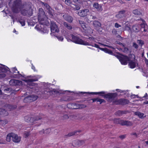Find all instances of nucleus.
<instances>
[{
  "label": "nucleus",
  "mask_w": 148,
  "mask_h": 148,
  "mask_svg": "<svg viewBox=\"0 0 148 148\" xmlns=\"http://www.w3.org/2000/svg\"><path fill=\"white\" fill-rule=\"evenodd\" d=\"M41 3L42 5H43L47 9H49V6L47 3L41 1Z\"/></svg>",
  "instance_id": "46"
},
{
  "label": "nucleus",
  "mask_w": 148,
  "mask_h": 148,
  "mask_svg": "<svg viewBox=\"0 0 148 148\" xmlns=\"http://www.w3.org/2000/svg\"><path fill=\"white\" fill-rule=\"evenodd\" d=\"M69 36L71 38V41L75 43L85 45H89V42L84 41L79 37L73 34H71Z\"/></svg>",
  "instance_id": "5"
},
{
  "label": "nucleus",
  "mask_w": 148,
  "mask_h": 148,
  "mask_svg": "<svg viewBox=\"0 0 148 148\" xmlns=\"http://www.w3.org/2000/svg\"><path fill=\"white\" fill-rule=\"evenodd\" d=\"M52 92L53 94H58L60 95L62 93V91L60 90L58 91L56 90H53Z\"/></svg>",
  "instance_id": "42"
},
{
  "label": "nucleus",
  "mask_w": 148,
  "mask_h": 148,
  "mask_svg": "<svg viewBox=\"0 0 148 148\" xmlns=\"http://www.w3.org/2000/svg\"><path fill=\"white\" fill-rule=\"evenodd\" d=\"M0 121L2 122V123L4 125L8 123V121L6 120H0Z\"/></svg>",
  "instance_id": "59"
},
{
  "label": "nucleus",
  "mask_w": 148,
  "mask_h": 148,
  "mask_svg": "<svg viewBox=\"0 0 148 148\" xmlns=\"http://www.w3.org/2000/svg\"><path fill=\"white\" fill-rule=\"evenodd\" d=\"M22 84V82L19 80H16L15 86H20Z\"/></svg>",
  "instance_id": "48"
},
{
  "label": "nucleus",
  "mask_w": 148,
  "mask_h": 148,
  "mask_svg": "<svg viewBox=\"0 0 148 148\" xmlns=\"http://www.w3.org/2000/svg\"><path fill=\"white\" fill-rule=\"evenodd\" d=\"M38 19L39 23L42 25H48L49 23L47 21V18L45 14V13L42 8L39 9Z\"/></svg>",
  "instance_id": "3"
},
{
  "label": "nucleus",
  "mask_w": 148,
  "mask_h": 148,
  "mask_svg": "<svg viewBox=\"0 0 148 148\" xmlns=\"http://www.w3.org/2000/svg\"><path fill=\"white\" fill-rule=\"evenodd\" d=\"M21 137L18 136L17 134L13 133L12 140L13 142L15 143H19L20 142Z\"/></svg>",
  "instance_id": "10"
},
{
  "label": "nucleus",
  "mask_w": 148,
  "mask_h": 148,
  "mask_svg": "<svg viewBox=\"0 0 148 148\" xmlns=\"http://www.w3.org/2000/svg\"><path fill=\"white\" fill-rule=\"evenodd\" d=\"M30 135L29 132H25L24 134L23 137L25 138L27 137Z\"/></svg>",
  "instance_id": "51"
},
{
  "label": "nucleus",
  "mask_w": 148,
  "mask_h": 148,
  "mask_svg": "<svg viewBox=\"0 0 148 148\" xmlns=\"http://www.w3.org/2000/svg\"><path fill=\"white\" fill-rule=\"evenodd\" d=\"M74 103H68L67 105V107L69 109H73L74 108Z\"/></svg>",
  "instance_id": "39"
},
{
  "label": "nucleus",
  "mask_w": 148,
  "mask_h": 148,
  "mask_svg": "<svg viewBox=\"0 0 148 148\" xmlns=\"http://www.w3.org/2000/svg\"><path fill=\"white\" fill-rule=\"evenodd\" d=\"M8 107L10 110H12L16 109V106L15 105H9L8 106Z\"/></svg>",
  "instance_id": "36"
},
{
  "label": "nucleus",
  "mask_w": 148,
  "mask_h": 148,
  "mask_svg": "<svg viewBox=\"0 0 148 148\" xmlns=\"http://www.w3.org/2000/svg\"><path fill=\"white\" fill-rule=\"evenodd\" d=\"M89 45H90V46H92V47H96L97 48H99V49H100L101 50V49L103 48H101L98 45L96 44H95V43L94 44V45L93 44L92 45L91 43H89Z\"/></svg>",
  "instance_id": "41"
},
{
  "label": "nucleus",
  "mask_w": 148,
  "mask_h": 148,
  "mask_svg": "<svg viewBox=\"0 0 148 148\" xmlns=\"http://www.w3.org/2000/svg\"><path fill=\"white\" fill-rule=\"evenodd\" d=\"M50 132V130H44V134H49Z\"/></svg>",
  "instance_id": "62"
},
{
  "label": "nucleus",
  "mask_w": 148,
  "mask_h": 148,
  "mask_svg": "<svg viewBox=\"0 0 148 148\" xmlns=\"http://www.w3.org/2000/svg\"><path fill=\"white\" fill-rule=\"evenodd\" d=\"M97 101L100 102V104H101L103 102H105V101L104 99H99V98H97Z\"/></svg>",
  "instance_id": "52"
},
{
  "label": "nucleus",
  "mask_w": 148,
  "mask_h": 148,
  "mask_svg": "<svg viewBox=\"0 0 148 148\" xmlns=\"http://www.w3.org/2000/svg\"><path fill=\"white\" fill-rule=\"evenodd\" d=\"M132 123L130 121H124L122 120L121 125H126L127 126H130L132 125Z\"/></svg>",
  "instance_id": "24"
},
{
  "label": "nucleus",
  "mask_w": 148,
  "mask_h": 148,
  "mask_svg": "<svg viewBox=\"0 0 148 148\" xmlns=\"http://www.w3.org/2000/svg\"><path fill=\"white\" fill-rule=\"evenodd\" d=\"M122 120L120 119H115L114 120V122L116 124H120L121 125Z\"/></svg>",
  "instance_id": "32"
},
{
  "label": "nucleus",
  "mask_w": 148,
  "mask_h": 148,
  "mask_svg": "<svg viewBox=\"0 0 148 148\" xmlns=\"http://www.w3.org/2000/svg\"><path fill=\"white\" fill-rule=\"evenodd\" d=\"M12 70L13 73H17L18 74L16 75V77L18 78L22 77L21 79L27 82H32L34 81H36L38 80V78L37 77H35L33 78L34 76H27L25 75H22L19 73V72L18 71L16 67L13 68Z\"/></svg>",
  "instance_id": "1"
},
{
  "label": "nucleus",
  "mask_w": 148,
  "mask_h": 148,
  "mask_svg": "<svg viewBox=\"0 0 148 148\" xmlns=\"http://www.w3.org/2000/svg\"><path fill=\"white\" fill-rule=\"evenodd\" d=\"M74 108L73 109H81L84 108L86 107V106L84 104H79L74 103Z\"/></svg>",
  "instance_id": "15"
},
{
  "label": "nucleus",
  "mask_w": 148,
  "mask_h": 148,
  "mask_svg": "<svg viewBox=\"0 0 148 148\" xmlns=\"http://www.w3.org/2000/svg\"><path fill=\"white\" fill-rule=\"evenodd\" d=\"M118 101L120 104L122 105L127 104L129 102V101L128 100L124 99H121L119 100Z\"/></svg>",
  "instance_id": "19"
},
{
  "label": "nucleus",
  "mask_w": 148,
  "mask_h": 148,
  "mask_svg": "<svg viewBox=\"0 0 148 148\" xmlns=\"http://www.w3.org/2000/svg\"><path fill=\"white\" fill-rule=\"evenodd\" d=\"M63 25L64 27L67 29L71 30L72 29V27L71 25L66 22H64Z\"/></svg>",
  "instance_id": "25"
},
{
  "label": "nucleus",
  "mask_w": 148,
  "mask_h": 148,
  "mask_svg": "<svg viewBox=\"0 0 148 148\" xmlns=\"http://www.w3.org/2000/svg\"><path fill=\"white\" fill-rule=\"evenodd\" d=\"M38 19L39 23L42 25H48L49 23L47 21V18L45 14V13L42 8L39 9Z\"/></svg>",
  "instance_id": "2"
},
{
  "label": "nucleus",
  "mask_w": 148,
  "mask_h": 148,
  "mask_svg": "<svg viewBox=\"0 0 148 148\" xmlns=\"http://www.w3.org/2000/svg\"><path fill=\"white\" fill-rule=\"evenodd\" d=\"M133 13L135 15H138L140 14V12L138 9H135L133 11Z\"/></svg>",
  "instance_id": "47"
},
{
  "label": "nucleus",
  "mask_w": 148,
  "mask_h": 148,
  "mask_svg": "<svg viewBox=\"0 0 148 148\" xmlns=\"http://www.w3.org/2000/svg\"><path fill=\"white\" fill-rule=\"evenodd\" d=\"M16 80L15 79H11L9 82V84L12 86H15Z\"/></svg>",
  "instance_id": "44"
},
{
  "label": "nucleus",
  "mask_w": 148,
  "mask_h": 148,
  "mask_svg": "<svg viewBox=\"0 0 148 148\" xmlns=\"http://www.w3.org/2000/svg\"><path fill=\"white\" fill-rule=\"evenodd\" d=\"M134 114L135 115L138 116L140 118L143 119L145 117H146V115L143 116L144 114L143 113H141L139 112H134Z\"/></svg>",
  "instance_id": "27"
},
{
  "label": "nucleus",
  "mask_w": 148,
  "mask_h": 148,
  "mask_svg": "<svg viewBox=\"0 0 148 148\" xmlns=\"http://www.w3.org/2000/svg\"><path fill=\"white\" fill-rule=\"evenodd\" d=\"M80 130L79 131H77L76 130H75L73 132L69 133L67 135H65L66 137H70L73 135H76L78 134L79 133L81 132Z\"/></svg>",
  "instance_id": "20"
},
{
  "label": "nucleus",
  "mask_w": 148,
  "mask_h": 148,
  "mask_svg": "<svg viewBox=\"0 0 148 148\" xmlns=\"http://www.w3.org/2000/svg\"><path fill=\"white\" fill-rule=\"evenodd\" d=\"M93 7L96 9L97 11L101 12L103 10L102 6L97 3H95L93 5Z\"/></svg>",
  "instance_id": "13"
},
{
  "label": "nucleus",
  "mask_w": 148,
  "mask_h": 148,
  "mask_svg": "<svg viewBox=\"0 0 148 148\" xmlns=\"http://www.w3.org/2000/svg\"><path fill=\"white\" fill-rule=\"evenodd\" d=\"M5 141L2 139H0V144H5Z\"/></svg>",
  "instance_id": "60"
},
{
  "label": "nucleus",
  "mask_w": 148,
  "mask_h": 148,
  "mask_svg": "<svg viewBox=\"0 0 148 148\" xmlns=\"http://www.w3.org/2000/svg\"><path fill=\"white\" fill-rule=\"evenodd\" d=\"M56 109L58 110H64V108H63L61 105H59L56 106Z\"/></svg>",
  "instance_id": "45"
},
{
  "label": "nucleus",
  "mask_w": 148,
  "mask_h": 148,
  "mask_svg": "<svg viewBox=\"0 0 148 148\" xmlns=\"http://www.w3.org/2000/svg\"><path fill=\"white\" fill-rule=\"evenodd\" d=\"M102 45L103 46H104L107 47H108L111 48V49H115V48H114V47H112L111 46H109V45H104V44H102Z\"/></svg>",
  "instance_id": "56"
},
{
  "label": "nucleus",
  "mask_w": 148,
  "mask_h": 148,
  "mask_svg": "<svg viewBox=\"0 0 148 148\" xmlns=\"http://www.w3.org/2000/svg\"><path fill=\"white\" fill-rule=\"evenodd\" d=\"M65 3L68 5H71V2L70 0H65Z\"/></svg>",
  "instance_id": "53"
},
{
  "label": "nucleus",
  "mask_w": 148,
  "mask_h": 148,
  "mask_svg": "<svg viewBox=\"0 0 148 148\" xmlns=\"http://www.w3.org/2000/svg\"><path fill=\"white\" fill-rule=\"evenodd\" d=\"M132 29L133 31L135 32H138L140 30L139 26L137 25H133Z\"/></svg>",
  "instance_id": "29"
},
{
  "label": "nucleus",
  "mask_w": 148,
  "mask_h": 148,
  "mask_svg": "<svg viewBox=\"0 0 148 148\" xmlns=\"http://www.w3.org/2000/svg\"><path fill=\"white\" fill-rule=\"evenodd\" d=\"M70 100L69 98H66V97H63L61 99H60V101H69Z\"/></svg>",
  "instance_id": "49"
},
{
  "label": "nucleus",
  "mask_w": 148,
  "mask_h": 148,
  "mask_svg": "<svg viewBox=\"0 0 148 148\" xmlns=\"http://www.w3.org/2000/svg\"><path fill=\"white\" fill-rule=\"evenodd\" d=\"M84 143V141L82 140H78L76 141V144L78 146H80L83 145Z\"/></svg>",
  "instance_id": "37"
},
{
  "label": "nucleus",
  "mask_w": 148,
  "mask_h": 148,
  "mask_svg": "<svg viewBox=\"0 0 148 148\" xmlns=\"http://www.w3.org/2000/svg\"><path fill=\"white\" fill-rule=\"evenodd\" d=\"M39 133L40 134H44V130H41L39 131Z\"/></svg>",
  "instance_id": "64"
},
{
  "label": "nucleus",
  "mask_w": 148,
  "mask_h": 148,
  "mask_svg": "<svg viewBox=\"0 0 148 148\" xmlns=\"http://www.w3.org/2000/svg\"><path fill=\"white\" fill-rule=\"evenodd\" d=\"M79 22L83 29H84V28L86 27V23L84 21L79 20Z\"/></svg>",
  "instance_id": "35"
},
{
  "label": "nucleus",
  "mask_w": 148,
  "mask_h": 148,
  "mask_svg": "<svg viewBox=\"0 0 148 148\" xmlns=\"http://www.w3.org/2000/svg\"><path fill=\"white\" fill-rule=\"evenodd\" d=\"M93 26L96 28H99L101 26V23L98 21L95 20L93 21Z\"/></svg>",
  "instance_id": "23"
},
{
  "label": "nucleus",
  "mask_w": 148,
  "mask_h": 148,
  "mask_svg": "<svg viewBox=\"0 0 148 148\" xmlns=\"http://www.w3.org/2000/svg\"><path fill=\"white\" fill-rule=\"evenodd\" d=\"M126 136L125 135H120L119 136V137L121 139H123L124 138H125V137Z\"/></svg>",
  "instance_id": "61"
},
{
  "label": "nucleus",
  "mask_w": 148,
  "mask_h": 148,
  "mask_svg": "<svg viewBox=\"0 0 148 148\" xmlns=\"http://www.w3.org/2000/svg\"><path fill=\"white\" fill-rule=\"evenodd\" d=\"M137 42L141 47L144 44V42L141 39L138 40L137 41Z\"/></svg>",
  "instance_id": "38"
},
{
  "label": "nucleus",
  "mask_w": 148,
  "mask_h": 148,
  "mask_svg": "<svg viewBox=\"0 0 148 148\" xmlns=\"http://www.w3.org/2000/svg\"><path fill=\"white\" fill-rule=\"evenodd\" d=\"M101 49L102 51H104L106 53H108V54H109L111 55H114V53H113L112 51L111 50L107 48Z\"/></svg>",
  "instance_id": "30"
},
{
  "label": "nucleus",
  "mask_w": 148,
  "mask_h": 148,
  "mask_svg": "<svg viewBox=\"0 0 148 148\" xmlns=\"http://www.w3.org/2000/svg\"><path fill=\"white\" fill-rule=\"evenodd\" d=\"M64 19L69 23H72L73 20V18L72 16L69 15L65 14L63 16Z\"/></svg>",
  "instance_id": "11"
},
{
  "label": "nucleus",
  "mask_w": 148,
  "mask_h": 148,
  "mask_svg": "<svg viewBox=\"0 0 148 148\" xmlns=\"http://www.w3.org/2000/svg\"><path fill=\"white\" fill-rule=\"evenodd\" d=\"M4 91L8 93L11 92V93H12L14 91V90H12V89L10 87L7 88H5L4 89Z\"/></svg>",
  "instance_id": "34"
},
{
  "label": "nucleus",
  "mask_w": 148,
  "mask_h": 148,
  "mask_svg": "<svg viewBox=\"0 0 148 148\" xmlns=\"http://www.w3.org/2000/svg\"><path fill=\"white\" fill-rule=\"evenodd\" d=\"M71 6L73 8V10H79L80 9V7L79 5L71 4Z\"/></svg>",
  "instance_id": "26"
},
{
  "label": "nucleus",
  "mask_w": 148,
  "mask_h": 148,
  "mask_svg": "<svg viewBox=\"0 0 148 148\" xmlns=\"http://www.w3.org/2000/svg\"><path fill=\"white\" fill-rule=\"evenodd\" d=\"M51 30L52 33L58 32L59 30L55 23L51 21L50 25Z\"/></svg>",
  "instance_id": "9"
},
{
  "label": "nucleus",
  "mask_w": 148,
  "mask_h": 148,
  "mask_svg": "<svg viewBox=\"0 0 148 148\" xmlns=\"http://www.w3.org/2000/svg\"><path fill=\"white\" fill-rule=\"evenodd\" d=\"M126 10H124L119 11L118 13L116 15L115 17L118 19L122 18L124 17V14Z\"/></svg>",
  "instance_id": "12"
},
{
  "label": "nucleus",
  "mask_w": 148,
  "mask_h": 148,
  "mask_svg": "<svg viewBox=\"0 0 148 148\" xmlns=\"http://www.w3.org/2000/svg\"><path fill=\"white\" fill-rule=\"evenodd\" d=\"M18 21L21 25L22 26H24L25 25V21L24 19H19L18 20Z\"/></svg>",
  "instance_id": "43"
},
{
  "label": "nucleus",
  "mask_w": 148,
  "mask_h": 148,
  "mask_svg": "<svg viewBox=\"0 0 148 148\" xmlns=\"http://www.w3.org/2000/svg\"><path fill=\"white\" fill-rule=\"evenodd\" d=\"M114 26L116 27L117 28L121 27V25L117 23L115 24Z\"/></svg>",
  "instance_id": "58"
},
{
  "label": "nucleus",
  "mask_w": 148,
  "mask_h": 148,
  "mask_svg": "<svg viewBox=\"0 0 148 148\" xmlns=\"http://www.w3.org/2000/svg\"><path fill=\"white\" fill-rule=\"evenodd\" d=\"M48 109H50L52 110H53V106L52 104H50L48 105Z\"/></svg>",
  "instance_id": "54"
},
{
  "label": "nucleus",
  "mask_w": 148,
  "mask_h": 148,
  "mask_svg": "<svg viewBox=\"0 0 148 148\" xmlns=\"http://www.w3.org/2000/svg\"><path fill=\"white\" fill-rule=\"evenodd\" d=\"M141 27L140 30L142 32H146L147 31V25L144 23H141L140 24Z\"/></svg>",
  "instance_id": "21"
},
{
  "label": "nucleus",
  "mask_w": 148,
  "mask_h": 148,
  "mask_svg": "<svg viewBox=\"0 0 148 148\" xmlns=\"http://www.w3.org/2000/svg\"><path fill=\"white\" fill-rule=\"evenodd\" d=\"M38 98V97L34 95H29L25 97L23 100V101L25 103L31 102L36 100Z\"/></svg>",
  "instance_id": "8"
},
{
  "label": "nucleus",
  "mask_w": 148,
  "mask_h": 148,
  "mask_svg": "<svg viewBox=\"0 0 148 148\" xmlns=\"http://www.w3.org/2000/svg\"><path fill=\"white\" fill-rule=\"evenodd\" d=\"M91 93L95 95L99 94L101 96H104V98L108 99L111 101L114 100V98L116 96V94L114 93H108L107 94H105V92L104 91H102L99 92H91Z\"/></svg>",
  "instance_id": "4"
},
{
  "label": "nucleus",
  "mask_w": 148,
  "mask_h": 148,
  "mask_svg": "<svg viewBox=\"0 0 148 148\" xmlns=\"http://www.w3.org/2000/svg\"><path fill=\"white\" fill-rule=\"evenodd\" d=\"M41 119L42 118L39 116H36L34 119L28 116H25L24 118V120L26 122L31 124L34 123L35 121H38Z\"/></svg>",
  "instance_id": "7"
},
{
  "label": "nucleus",
  "mask_w": 148,
  "mask_h": 148,
  "mask_svg": "<svg viewBox=\"0 0 148 148\" xmlns=\"http://www.w3.org/2000/svg\"><path fill=\"white\" fill-rule=\"evenodd\" d=\"M113 55L115 56L119 60L122 64L125 65L127 64V61L129 60L128 57L127 56L123 55L120 56L114 54Z\"/></svg>",
  "instance_id": "6"
},
{
  "label": "nucleus",
  "mask_w": 148,
  "mask_h": 148,
  "mask_svg": "<svg viewBox=\"0 0 148 148\" xmlns=\"http://www.w3.org/2000/svg\"><path fill=\"white\" fill-rule=\"evenodd\" d=\"M69 118L68 115L67 114H65L62 117V119L63 120H64L67 119Z\"/></svg>",
  "instance_id": "57"
},
{
  "label": "nucleus",
  "mask_w": 148,
  "mask_h": 148,
  "mask_svg": "<svg viewBox=\"0 0 148 148\" xmlns=\"http://www.w3.org/2000/svg\"><path fill=\"white\" fill-rule=\"evenodd\" d=\"M129 60L127 61V62L129 61L128 65L130 68L131 69H133L136 66V64L135 62L133 61V60H131L128 57Z\"/></svg>",
  "instance_id": "17"
},
{
  "label": "nucleus",
  "mask_w": 148,
  "mask_h": 148,
  "mask_svg": "<svg viewBox=\"0 0 148 148\" xmlns=\"http://www.w3.org/2000/svg\"><path fill=\"white\" fill-rule=\"evenodd\" d=\"M0 73H5L9 70V69L7 66L3 65L1 64V66H0Z\"/></svg>",
  "instance_id": "18"
},
{
  "label": "nucleus",
  "mask_w": 148,
  "mask_h": 148,
  "mask_svg": "<svg viewBox=\"0 0 148 148\" xmlns=\"http://www.w3.org/2000/svg\"><path fill=\"white\" fill-rule=\"evenodd\" d=\"M126 45L125 44L123 45V52L125 53H127L129 51V49L128 48L125 47Z\"/></svg>",
  "instance_id": "40"
},
{
  "label": "nucleus",
  "mask_w": 148,
  "mask_h": 148,
  "mask_svg": "<svg viewBox=\"0 0 148 148\" xmlns=\"http://www.w3.org/2000/svg\"><path fill=\"white\" fill-rule=\"evenodd\" d=\"M56 37L59 40L62 41L63 40V37L62 36H56Z\"/></svg>",
  "instance_id": "55"
},
{
  "label": "nucleus",
  "mask_w": 148,
  "mask_h": 148,
  "mask_svg": "<svg viewBox=\"0 0 148 148\" xmlns=\"http://www.w3.org/2000/svg\"><path fill=\"white\" fill-rule=\"evenodd\" d=\"M88 21L91 22L93 20L97 19V17L95 16L90 15V16L88 17Z\"/></svg>",
  "instance_id": "33"
},
{
  "label": "nucleus",
  "mask_w": 148,
  "mask_h": 148,
  "mask_svg": "<svg viewBox=\"0 0 148 148\" xmlns=\"http://www.w3.org/2000/svg\"><path fill=\"white\" fill-rule=\"evenodd\" d=\"M8 112L5 109L1 108L0 110V115L2 116H6L8 115Z\"/></svg>",
  "instance_id": "28"
},
{
  "label": "nucleus",
  "mask_w": 148,
  "mask_h": 148,
  "mask_svg": "<svg viewBox=\"0 0 148 148\" xmlns=\"http://www.w3.org/2000/svg\"><path fill=\"white\" fill-rule=\"evenodd\" d=\"M89 12V10L88 9L84 10L81 12L78 13V14L80 16L84 17L86 16L88 14V12Z\"/></svg>",
  "instance_id": "16"
},
{
  "label": "nucleus",
  "mask_w": 148,
  "mask_h": 148,
  "mask_svg": "<svg viewBox=\"0 0 148 148\" xmlns=\"http://www.w3.org/2000/svg\"><path fill=\"white\" fill-rule=\"evenodd\" d=\"M13 133L8 134L6 137V140L8 142H10L11 140V138H12Z\"/></svg>",
  "instance_id": "31"
},
{
  "label": "nucleus",
  "mask_w": 148,
  "mask_h": 148,
  "mask_svg": "<svg viewBox=\"0 0 148 148\" xmlns=\"http://www.w3.org/2000/svg\"><path fill=\"white\" fill-rule=\"evenodd\" d=\"M132 47L135 49H137L138 47V45L135 42L132 43Z\"/></svg>",
  "instance_id": "50"
},
{
  "label": "nucleus",
  "mask_w": 148,
  "mask_h": 148,
  "mask_svg": "<svg viewBox=\"0 0 148 148\" xmlns=\"http://www.w3.org/2000/svg\"><path fill=\"white\" fill-rule=\"evenodd\" d=\"M32 3L29 2H25L23 5V8H25L26 9H29L31 8Z\"/></svg>",
  "instance_id": "22"
},
{
  "label": "nucleus",
  "mask_w": 148,
  "mask_h": 148,
  "mask_svg": "<svg viewBox=\"0 0 148 148\" xmlns=\"http://www.w3.org/2000/svg\"><path fill=\"white\" fill-rule=\"evenodd\" d=\"M129 112V111L127 110H119L115 113V114L117 116H121L123 114H126Z\"/></svg>",
  "instance_id": "14"
},
{
  "label": "nucleus",
  "mask_w": 148,
  "mask_h": 148,
  "mask_svg": "<svg viewBox=\"0 0 148 148\" xmlns=\"http://www.w3.org/2000/svg\"><path fill=\"white\" fill-rule=\"evenodd\" d=\"M131 135H134L136 137H137L139 134H136V133H133L131 134Z\"/></svg>",
  "instance_id": "63"
}]
</instances>
